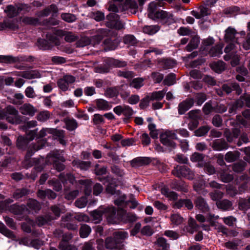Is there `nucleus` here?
I'll list each match as a JSON object with an SVG mask.
<instances>
[{"label":"nucleus","mask_w":250,"mask_h":250,"mask_svg":"<svg viewBox=\"0 0 250 250\" xmlns=\"http://www.w3.org/2000/svg\"><path fill=\"white\" fill-rule=\"evenodd\" d=\"M219 178L224 183H229L233 179V177L231 174L227 173L224 170H221L219 172Z\"/></svg>","instance_id":"obj_49"},{"label":"nucleus","mask_w":250,"mask_h":250,"mask_svg":"<svg viewBox=\"0 0 250 250\" xmlns=\"http://www.w3.org/2000/svg\"><path fill=\"white\" fill-rule=\"evenodd\" d=\"M223 45L219 44L210 49L208 53L211 57H219L222 54Z\"/></svg>","instance_id":"obj_36"},{"label":"nucleus","mask_w":250,"mask_h":250,"mask_svg":"<svg viewBox=\"0 0 250 250\" xmlns=\"http://www.w3.org/2000/svg\"><path fill=\"white\" fill-rule=\"evenodd\" d=\"M104 215L108 223L115 224L118 222L119 218L116 215V209L114 207H104Z\"/></svg>","instance_id":"obj_9"},{"label":"nucleus","mask_w":250,"mask_h":250,"mask_svg":"<svg viewBox=\"0 0 250 250\" xmlns=\"http://www.w3.org/2000/svg\"><path fill=\"white\" fill-rule=\"evenodd\" d=\"M119 213L122 219L125 221L134 222L137 219L136 216L134 214L127 212L126 210L123 209H121L119 210Z\"/></svg>","instance_id":"obj_28"},{"label":"nucleus","mask_w":250,"mask_h":250,"mask_svg":"<svg viewBox=\"0 0 250 250\" xmlns=\"http://www.w3.org/2000/svg\"><path fill=\"white\" fill-rule=\"evenodd\" d=\"M210 67L212 70L217 73H220L225 69V63L221 61H218L211 63Z\"/></svg>","instance_id":"obj_33"},{"label":"nucleus","mask_w":250,"mask_h":250,"mask_svg":"<svg viewBox=\"0 0 250 250\" xmlns=\"http://www.w3.org/2000/svg\"><path fill=\"white\" fill-rule=\"evenodd\" d=\"M107 21L106 22V26L111 28H115L120 30L124 28V24L119 20L118 16L114 13H110L107 16Z\"/></svg>","instance_id":"obj_5"},{"label":"nucleus","mask_w":250,"mask_h":250,"mask_svg":"<svg viewBox=\"0 0 250 250\" xmlns=\"http://www.w3.org/2000/svg\"><path fill=\"white\" fill-rule=\"evenodd\" d=\"M239 157V153L237 151H229L225 156V160L229 163L234 162Z\"/></svg>","instance_id":"obj_39"},{"label":"nucleus","mask_w":250,"mask_h":250,"mask_svg":"<svg viewBox=\"0 0 250 250\" xmlns=\"http://www.w3.org/2000/svg\"><path fill=\"white\" fill-rule=\"evenodd\" d=\"M194 101L192 99H188L180 103L178 106V113L183 114L193 105Z\"/></svg>","instance_id":"obj_17"},{"label":"nucleus","mask_w":250,"mask_h":250,"mask_svg":"<svg viewBox=\"0 0 250 250\" xmlns=\"http://www.w3.org/2000/svg\"><path fill=\"white\" fill-rule=\"evenodd\" d=\"M30 191L26 188L17 189L13 194V197L16 199H19L22 197L27 195Z\"/></svg>","instance_id":"obj_54"},{"label":"nucleus","mask_w":250,"mask_h":250,"mask_svg":"<svg viewBox=\"0 0 250 250\" xmlns=\"http://www.w3.org/2000/svg\"><path fill=\"white\" fill-rule=\"evenodd\" d=\"M199 42V39L198 37L195 36L193 37L186 46V50L188 52H190L192 50L196 49L198 46Z\"/></svg>","instance_id":"obj_44"},{"label":"nucleus","mask_w":250,"mask_h":250,"mask_svg":"<svg viewBox=\"0 0 250 250\" xmlns=\"http://www.w3.org/2000/svg\"><path fill=\"white\" fill-rule=\"evenodd\" d=\"M90 17L97 21H100L104 19L105 16L103 12L100 11L92 12L90 13Z\"/></svg>","instance_id":"obj_52"},{"label":"nucleus","mask_w":250,"mask_h":250,"mask_svg":"<svg viewBox=\"0 0 250 250\" xmlns=\"http://www.w3.org/2000/svg\"><path fill=\"white\" fill-rule=\"evenodd\" d=\"M104 207L101 206L98 209L90 212L93 221L95 223H99L102 220L103 215L104 214Z\"/></svg>","instance_id":"obj_19"},{"label":"nucleus","mask_w":250,"mask_h":250,"mask_svg":"<svg viewBox=\"0 0 250 250\" xmlns=\"http://www.w3.org/2000/svg\"><path fill=\"white\" fill-rule=\"evenodd\" d=\"M211 146L214 150L221 151L227 149L229 145L225 140L217 139L212 142Z\"/></svg>","instance_id":"obj_20"},{"label":"nucleus","mask_w":250,"mask_h":250,"mask_svg":"<svg viewBox=\"0 0 250 250\" xmlns=\"http://www.w3.org/2000/svg\"><path fill=\"white\" fill-rule=\"evenodd\" d=\"M205 182L203 180H198L194 183L193 188L195 191L200 192L205 187Z\"/></svg>","instance_id":"obj_60"},{"label":"nucleus","mask_w":250,"mask_h":250,"mask_svg":"<svg viewBox=\"0 0 250 250\" xmlns=\"http://www.w3.org/2000/svg\"><path fill=\"white\" fill-rule=\"evenodd\" d=\"M172 174L177 177L181 176L186 177L189 180L194 178V173L189 168L185 166H177L174 167L172 172Z\"/></svg>","instance_id":"obj_4"},{"label":"nucleus","mask_w":250,"mask_h":250,"mask_svg":"<svg viewBox=\"0 0 250 250\" xmlns=\"http://www.w3.org/2000/svg\"><path fill=\"white\" fill-rule=\"evenodd\" d=\"M125 231H117L113 233V236L108 237L105 240L106 249L111 250H123L125 245L123 241L127 237Z\"/></svg>","instance_id":"obj_1"},{"label":"nucleus","mask_w":250,"mask_h":250,"mask_svg":"<svg viewBox=\"0 0 250 250\" xmlns=\"http://www.w3.org/2000/svg\"><path fill=\"white\" fill-rule=\"evenodd\" d=\"M113 111L118 115L123 114L125 116L124 119L125 122H126L129 119L134 112L132 108L126 105H118L114 108Z\"/></svg>","instance_id":"obj_8"},{"label":"nucleus","mask_w":250,"mask_h":250,"mask_svg":"<svg viewBox=\"0 0 250 250\" xmlns=\"http://www.w3.org/2000/svg\"><path fill=\"white\" fill-rule=\"evenodd\" d=\"M125 43L129 45H134L137 42L135 38L133 35H126L124 38Z\"/></svg>","instance_id":"obj_62"},{"label":"nucleus","mask_w":250,"mask_h":250,"mask_svg":"<svg viewBox=\"0 0 250 250\" xmlns=\"http://www.w3.org/2000/svg\"><path fill=\"white\" fill-rule=\"evenodd\" d=\"M10 211L15 214H21L27 213V208L25 205H18L14 204L10 206L9 208Z\"/></svg>","instance_id":"obj_25"},{"label":"nucleus","mask_w":250,"mask_h":250,"mask_svg":"<svg viewBox=\"0 0 250 250\" xmlns=\"http://www.w3.org/2000/svg\"><path fill=\"white\" fill-rule=\"evenodd\" d=\"M160 29L158 25H146L143 27V32L148 35H153L157 33Z\"/></svg>","instance_id":"obj_37"},{"label":"nucleus","mask_w":250,"mask_h":250,"mask_svg":"<svg viewBox=\"0 0 250 250\" xmlns=\"http://www.w3.org/2000/svg\"><path fill=\"white\" fill-rule=\"evenodd\" d=\"M63 121L66 128L69 130L72 131L77 127V123L75 120L66 118L63 120Z\"/></svg>","instance_id":"obj_47"},{"label":"nucleus","mask_w":250,"mask_h":250,"mask_svg":"<svg viewBox=\"0 0 250 250\" xmlns=\"http://www.w3.org/2000/svg\"><path fill=\"white\" fill-rule=\"evenodd\" d=\"M48 30H49L50 32H53L57 36H61L64 35L65 41L68 42H73L78 38L77 36L71 32H67L63 34V31L62 30L58 29L56 28H50L48 27Z\"/></svg>","instance_id":"obj_10"},{"label":"nucleus","mask_w":250,"mask_h":250,"mask_svg":"<svg viewBox=\"0 0 250 250\" xmlns=\"http://www.w3.org/2000/svg\"><path fill=\"white\" fill-rule=\"evenodd\" d=\"M59 248L61 250H77V248L75 245H71L64 241L60 242Z\"/></svg>","instance_id":"obj_55"},{"label":"nucleus","mask_w":250,"mask_h":250,"mask_svg":"<svg viewBox=\"0 0 250 250\" xmlns=\"http://www.w3.org/2000/svg\"><path fill=\"white\" fill-rule=\"evenodd\" d=\"M217 207L222 210H228L231 208L232 204L228 200H223L222 201H217L216 202Z\"/></svg>","instance_id":"obj_41"},{"label":"nucleus","mask_w":250,"mask_h":250,"mask_svg":"<svg viewBox=\"0 0 250 250\" xmlns=\"http://www.w3.org/2000/svg\"><path fill=\"white\" fill-rule=\"evenodd\" d=\"M92 42H93L94 44H95L92 38L90 39L87 37H83L77 41L76 45L78 47H83L90 44Z\"/></svg>","instance_id":"obj_40"},{"label":"nucleus","mask_w":250,"mask_h":250,"mask_svg":"<svg viewBox=\"0 0 250 250\" xmlns=\"http://www.w3.org/2000/svg\"><path fill=\"white\" fill-rule=\"evenodd\" d=\"M74 166H76L83 170H86L90 167L91 163L90 162H84L79 160H74L72 162Z\"/></svg>","instance_id":"obj_45"},{"label":"nucleus","mask_w":250,"mask_h":250,"mask_svg":"<svg viewBox=\"0 0 250 250\" xmlns=\"http://www.w3.org/2000/svg\"><path fill=\"white\" fill-rule=\"evenodd\" d=\"M35 225V222L30 219H28L26 223H23L21 225L22 230L26 232L29 233L31 231V226Z\"/></svg>","instance_id":"obj_57"},{"label":"nucleus","mask_w":250,"mask_h":250,"mask_svg":"<svg viewBox=\"0 0 250 250\" xmlns=\"http://www.w3.org/2000/svg\"><path fill=\"white\" fill-rule=\"evenodd\" d=\"M60 180L63 183L69 182L71 184H74L75 178L74 176L70 173H61L59 176Z\"/></svg>","instance_id":"obj_32"},{"label":"nucleus","mask_w":250,"mask_h":250,"mask_svg":"<svg viewBox=\"0 0 250 250\" xmlns=\"http://www.w3.org/2000/svg\"><path fill=\"white\" fill-rule=\"evenodd\" d=\"M167 91V89L165 88L161 91L153 92L150 93L148 96L151 101H159L163 99Z\"/></svg>","instance_id":"obj_29"},{"label":"nucleus","mask_w":250,"mask_h":250,"mask_svg":"<svg viewBox=\"0 0 250 250\" xmlns=\"http://www.w3.org/2000/svg\"><path fill=\"white\" fill-rule=\"evenodd\" d=\"M5 116L7 121L12 124H19L21 121V118L18 111L12 106H7L4 110Z\"/></svg>","instance_id":"obj_3"},{"label":"nucleus","mask_w":250,"mask_h":250,"mask_svg":"<svg viewBox=\"0 0 250 250\" xmlns=\"http://www.w3.org/2000/svg\"><path fill=\"white\" fill-rule=\"evenodd\" d=\"M150 161L147 157H137L130 161V165L132 167H137L143 165H147Z\"/></svg>","instance_id":"obj_22"},{"label":"nucleus","mask_w":250,"mask_h":250,"mask_svg":"<svg viewBox=\"0 0 250 250\" xmlns=\"http://www.w3.org/2000/svg\"><path fill=\"white\" fill-rule=\"evenodd\" d=\"M238 208L241 210L246 211L250 208V203L248 199L241 198L238 203Z\"/></svg>","instance_id":"obj_46"},{"label":"nucleus","mask_w":250,"mask_h":250,"mask_svg":"<svg viewBox=\"0 0 250 250\" xmlns=\"http://www.w3.org/2000/svg\"><path fill=\"white\" fill-rule=\"evenodd\" d=\"M161 143L170 148H174L176 144L174 140L177 139V137L175 131L166 130L162 132L160 135Z\"/></svg>","instance_id":"obj_2"},{"label":"nucleus","mask_w":250,"mask_h":250,"mask_svg":"<svg viewBox=\"0 0 250 250\" xmlns=\"http://www.w3.org/2000/svg\"><path fill=\"white\" fill-rule=\"evenodd\" d=\"M48 133L52 134L53 138L54 139L58 140L60 144L62 145H65L66 142L63 139L64 137V132L63 130L49 128L48 129Z\"/></svg>","instance_id":"obj_15"},{"label":"nucleus","mask_w":250,"mask_h":250,"mask_svg":"<svg viewBox=\"0 0 250 250\" xmlns=\"http://www.w3.org/2000/svg\"><path fill=\"white\" fill-rule=\"evenodd\" d=\"M21 76L24 78L28 79L38 78L41 77L40 73L36 70L24 72Z\"/></svg>","instance_id":"obj_43"},{"label":"nucleus","mask_w":250,"mask_h":250,"mask_svg":"<svg viewBox=\"0 0 250 250\" xmlns=\"http://www.w3.org/2000/svg\"><path fill=\"white\" fill-rule=\"evenodd\" d=\"M246 166L247 163L246 162H240L234 164L233 166V170L234 171L239 172L242 171Z\"/></svg>","instance_id":"obj_63"},{"label":"nucleus","mask_w":250,"mask_h":250,"mask_svg":"<svg viewBox=\"0 0 250 250\" xmlns=\"http://www.w3.org/2000/svg\"><path fill=\"white\" fill-rule=\"evenodd\" d=\"M224 52L226 55L224 56V59L226 61H228L231 59L234 55L237 54V49L234 43H230L227 45L224 49Z\"/></svg>","instance_id":"obj_16"},{"label":"nucleus","mask_w":250,"mask_h":250,"mask_svg":"<svg viewBox=\"0 0 250 250\" xmlns=\"http://www.w3.org/2000/svg\"><path fill=\"white\" fill-rule=\"evenodd\" d=\"M18 59L10 55H0V62L4 63H12L16 62Z\"/></svg>","instance_id":"obj_50"},{"label":"nucleus","mask_w":250,"mask_h":250,"mask_svg":"<svg viewBox=\"0 0 250 250\" xmlns=\"http://www.w3.org/2000/svg\"><path fill=\"white\" fill-rule=\"evenodd\" d=\"M153 20H158L164 23L170 24L175 21L172 13L161 10L156 14Z\"/></svg>","instance_id":"obj_6"},{"label":"nucleus","mask_w":250,"mask_h":250,"mask_svg":"<svg viewBox=\"0 0 250 250\" xmlns=\"http://www.w3.org/2000/svg\"><path fill=\"white\" fill-rule=\"evenodd\" d=\"M26 207L28 209L27 212L29 213L33 211L36 212L41 209V206L37 200L30 199Z\"/></svg>","instance_id":"obj_24"},{"label":"nucleus","mask_w":250,"mask_h":250,"mask_svg":"<svg viewBox=\"0 0 250 250\" xmlns=\"http://www.w3.org/2000/svg\"><path fill=\"white\" fill-rule=\"evenodd\" d=\"M0 232L8 238L14 239L16 237L14 233L7 229L5 226L0 221Z\"/></svg>","instance_id":"obj_38"},{"label":"nucleus","mask_w":250,"mask_h":250,"mask_svg":"<svg viewBox=\"0 0 250 250\" xmlns=\"http://www.w3.org/2000/svg\"><path fill=\"white\" fill-rule=\"evenodd\" d=\"M96 105L100 110H106L110 108L111 106L108 102L103 99H99L96 101Z\"/></svg>","instance_id":"obj_48"},{"label":"nucleus","mask_w":250,"mask_h":250,"mask_svg":"<svg viewBox=\"0 0 250 250\" xmlns=\"http://www.w3.org/2000/svg\"><path fill=\"white\" fill-rule=\"evenodd\" d=\"M238 34L235 28L229 27L225 31L224 40L227 42H232L233 43L239 44L238 38L237 37Z\"/></svg>","instance_id":"obj_11"},{"label":"nucleus","mask_w":250,"mask_h":250,"mask_svg":"<svg viewBox=\"0 0 250 250\" xmlns=\"http://www.w3.org/2000/svg\"><path fill=\"white\" fill-rule=\"evenodd\" d=\"M36 109L30 104H25L20 108V111L22 114L32 116L36 112Z\"/></svg>","instance_id":"obj_21"},{"label":"nucleus","mask_w":250,"mask_h":250,"mask_svg":"<svg viewBox=\"0 0 250 250\" xmlns=\"http://www.w3.org/2000/svg\"><path fill=\"white\" fill-rule=\"evenodd\" d=\"M163 5V2L160 1L150 2L147 9L148 17L153 20L154 17H156L155 16L157 13L160 11L158 10V8L162 7Z\"/></svg>","instance_id":"obj_13"},{"label":"nucleus","mask_w":250,"mask_h":250,"mask_svg":"<svg viewBox=\"0 0 250 250\" xmlns=\"http://www.w3.org/2000/svg\"><path fill=\"white\" fill-rule=\"evenodd\" d=\"M111 32L108 29H100L97 31L96 35L92 37V39L94 43L98 44L104 37L109 36Z\"/></svg>","instance_id":"obj_18"},{"label":"nucleus","mask_w":250,"mask_h":250,"mask_svg":"<svg viewBox=\"0 0 250 250\" xmlns=\"http://www.w3.org/2000/svg\"><path fill=\"white\" fill-rule=\"evenodd\" d=\"M78 183L83 186L85 195L88 196L91 193L92 181L90 180H80Z\"/></svg>","instance_id":"obj_27"},{"label":"nucleus","mask_w":250,"mask_h":250,"mask_svg":"<svg viewBox=\"0 0 250 250\" xmlns=\"http://www.w3.org/2000/svg\"><path fill=\"white\" fill-rule=\"evenodd\" d=\"M120 12L126 10L128 13L135 14L138 11V6L134 0H125L124 5L120 7Z\"/></svg>","instance_id":"obj_12"},{"label":"nucleus","mask_w":250,"mask_h":250,"mask_svg":"<svg viewBox=\"0 0 250 250\" xmlns=\"http://www.w3.org/2000/svg\"><path fill=\"white\" fill-rule=\"evenodd\" d=\"M158 63L164 69H169L173 67L175 64V62L171 59H163L158 61Z\"/></svg>","instance_id":"obj_31"},{"label":"nucleus","mask_w":250,"mask_h":250,"mask_svg":"<svg viewBox=\"0 0 250 250\" xmlns=\"http://www.w3.org/2000/svg\"><path fill=\"white\" fill-rule=\"evenodd\" d=\"M170 220L172 224L175 225H179L182 223L183 218L179 214H173L170 216Z\"/></svg>","instance_id":"obj_58"},{"label":"nucleus","mask_w":250,"mask_h":250,"mask_svg":"<svg viewBox=\"0 0 250 250\" xmlns=\"http://www.w3.org/2000/svg\"><path fill=\"white\" fill-rule=\"evenodd\" d=\"M210 128L208 126H203L195 131V135L197 136L201 137L207 134Z\"/></svg>","instance_id":"obj_59"},{"label":"nucleus","mask_w":250,"mask_h":250,"mask_svg":"<svg viewBox=\"0 0 250 250\" xmlns=\"http://www.w3.org/2000/svg\"><path fill=\"white\" fill-rule=\"evenodd\" d=\"M144 79L141 78H135L132 80L130 83V86L139 89L144 85Z\"/></svg>","instance_id":"obj_56"},{"label":"nucleus","mask_w":250,"mask_h":250,"mask_svg":"<svg viewBox=\"0 0 250 250\" xmlns=\"http://www.w3.org/2000/svg\"><path fill=\"white\" fill-rule=\"evenodd\" d=\"M111 170L113 173L118 177H123L125 175L123 169H121L118 166L113 165L111 167Z\"/></svg>","instance_id":"obj_61"},{"label":"nucleus","mask_w":250,"mask_h":250,"mask_svg":"<svg viewBox=\"0 0 250 250\" xmlns=\"http://www.w3.org/2000/svg\"><path fill=\"white\" fill-rule=\"evenodd\" d=\"M61 19L68 23L75 22L77 18L75 15L69 13H62L61 14Z\"/></svg>","instance_id":"obj_42"},{"label":"nucleus","mask_w":250,"mask_h":250,"mask_svg":"<svg viewBox=\"0 0 250 250\" xmlns=\"http://www.w3.org/2000/svg\"><path fill=\"white\" fill-rule=\"evenodd\" d=\"M176 77L175 75L173 73H170L168 74L165 78L163 81V83L165 85H167V86H170L171 85L174 84L176 82Z\"/></svg>","instance_id":"obj_53"},{"label":"nucleus","mask_w":250,"mask_h":250,"mask_svg":"<svg viewBox=\"0 0 250 250\" xmlns=\"http://www.w3.org/2000/svg\"><path fill=\"white\" fill-rule=\"evenodd\" d=\"M171 187L173 189L181 191L184 192H188V185H187L184 182H178L177 181H174L171 183Z\"/></svg>","instance_id":"obj_30"},{"label":"nucleus","mask_w":250,"mask_h":250,"mask_svg":"<svg viewBox=\"0 0 250 250\" xmlns=\"http://www.w3.org/2000/svg\"><path fill=\"white\" fill-rule=\"evenodd\" d=\"M32 147L33 148V151L30 150L28 151V152L25 157V159L22 162V165L25 168H28L33 166V162L34 161L33 159L30 158V157L32 155L35 151H37L42 148L41 147H39L38 146L35 145L32 146Z\"/></svg>","instance_id":"obj_14"},{"label":"nucleus","mask_w":250,"mask_h":250,"mask_svg":"<svg viewBox=\"0 0 250 250\" xmlns=\"http://www.w3.org/2000/svg\"><path fill=\"white\" fill-rule=\"evenodd\" d=\"M27 7L26 5H8L6 7L4 11L7 16L10 18L14 17L19 14H25Z\"/></svg>","instance_id":"obj_7"},{"label":"nucleus","mask_w":250,"mask_h":250,"mask_svg":"<svg viewBox=\"0 0 250 250\" xmlns=\"http://www.w3.org/2000/svg\"><path fill=\"white\" fill-rule=\"evenodd\" d=\"M106 50H110L115 49L119 44V41L115 40L112 41L110 38L105 39L104 42Z\"/></svg>","instance_id":"obj_35"},{"label":"nucleus","mask_w":250,"mask_h":250,"mask_svg":"<svg viewBox=\"0 0 250 250\" xmlns=\"http://www.w3.org/2000/svg\"><path fill=\"white\" fill-rule=\"evenodd\" d=\"M91 231V229L89 226L85 224L83 225L80 229V236L82 238H86L89 235Z\"/></svg>","instance_id":"obj_51"},{"label":"nucleus","mask_w":250,"mask_h":250,"mask_svg":"<svg viewBox=\"0 0 250 250\" xmlns=\"http://www.w3.org/2000/svg\"><path fill=\"white\" fill-rule=\"evenodd\" d=\"M87 203V199L84 197H82L77 199L75 202V206L80 208H83L86 206Z\"/></svg>","instance_id":"obj_64"},{"label":"nucleus","mask_w":250,"mask_h":250,"mask_svg":"<svg viewBox=\"0 0 250 250\" xmlns=\"http://www.w3.org/2000/svg\"><path fill=\"white\" fill-rule=\"evenodd\" d=\"M161 193L170 200H176L178 199V194L172 191H170L167 187H163L161 190Z\"/></svg>","instance_id":"obj_34"},{"label":"nucleus","mask_w":250,"mask_h":250,"mask_svg":"<svg viewBox=\"0 0 250 250\" xmlns=\"http://www.w3.org/2000/svg\"><path fill=\"white\" fill-rule=\"evenodd\" d=\"M36 132L35 131H31L29 134L27 135V138L26 139H25L22 136H19L17 139V146L21 148L23 147V146L25 145L27 143V140H28L29 141L32 140L36 135Z\"/></svg>","instance_id":"obj_23"},{"label":"nucleus","mask_w":250,"mask_h":250,"mask_svg":"<svg viewBox=\"0 0 250 250\" xmlns=\"http://www.w3.org/2000/svg\"><path fill=\"white\" fill-rule=\"evenodd\" d=\"M195 204L196 207L204 212H208L209 210V208L207 202L205 199L202 197L198 198L196 199Z\"/></svg>","instance_id":"obj_26"}]
</instances>
